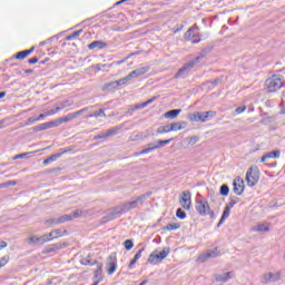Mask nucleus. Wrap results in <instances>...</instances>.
Wrapping results in <instances>:
<instances>
[{
	"mask_svg": "<svg viewBox=\"0 0 285 285\" xmlns=\"http://www.w3.org/2000/svg\"><path fill=\"white\" fill-rule=\"evenodd\" d=\"M80 264L82 266H95V265L99 264V262L92 261V258H90V256H87V257L80 259Z\"/></svg>",
	"mask_w": 285,
	"mask_h": 285,
	"instance_id": "7c9ffc66",
	"label": "nucleus"
},
{
	"mask_svg": "<svg viewBox=\"0 0 285 285\" xmlns=\"http://www.w3.org/2000/svg\"><path fill=\"white\" fill-rule=\"evenodd\" d=\"M245 181L250 187L257 186L259 181V169L250 167L246 173Z\"/></svg>",
	"mask_w": 285,
	"mask_h": 285,
	"instance_id": "39448f33",
	"label": "nucleus"
},
{
	"mask_svg": "<svg viewBox=\"0 0 285 285\" xmlns=\"http://www.w3.org/2000/svg\"><path fill=\"white\" fill-rule=\"evenodd\" d=\"M28 155H32V153H23V154H18L13 157V160L17 159H26V157H28Z\"/></svg>",
	"mask_w": 285,
	"mask_h": 285,
	"instance_id": "052dcab7",
	"label": "nucleus"
},
{
	"mask_svg": "<svg viewBox=\"0 0 285 285\" xmlns=\"http://www.w3.org/2000/svg\"><path fill=\"white\" fill-rule=\"evenodd\" d=\"M254 230L256 233H268V230H271V227L268 223H262V224H258L256 227H254Z\"/></svg>",
	"mask_w": 285,
	"mask_h": 285,
	"instance_id": "c85d7f7f",
	"label": "nucleus"
},
{
	"mask_svg": "<svg viewBox=\"0 0 285 285\" xmlns=\"http://www.w3.org/2000/svg\"><path fill=\"white\" fill-rule=\"evenodd\" d=\"M67 233V230L59 228L50 232L49 234H47V236L49 239H57V237H63V235H66Z\"/></svg>",
	"mask_w": 285,
	"mask_h": 285,
	"instance_id": "5701e85b",
	"label": "nucleus"
},
{
	"mask_svg": "<svg viewBox=\"0 0 285 285\" xmlns=\"http://www.w3.org/2000/svg\"><path fill=\"white\" fill-rule=\"evenodd\" d=\"M185 140L187 141V144L189 146H195V144H197V141H199V137L198 136H191V137H187Z\"/></svg>",
	"mask_w": 285,
	"mask_h": 285,
	"instance_id": "79ce46f5",
	"label": "nucleus"
},
{
	"mask_svg": "<svg viewBox=\"0 0 285 285\" xmlns=\"http://www.w3.org/2000/svg\"><path fill=\"white\" fill-rule=\"evenodd\" d=\"M30 66H35V63H39V57H33L28 60Z\"/></svg>",
	"mask_w": 285,
	"mask_h": 285,
	"instance_id": "e2e57ef3",
	"label": "nucleus"
},
{
	"mask_svg": "<svg viewBox=\"0 0 285 285\" xmlns=\"http://www.w3.org/2000/svg\"><path fill=\"white\" fill-rule=\"evenodd\" d=\"M144 250H146V246H142V247L135 254L134 258L139 262V259H141V253H144Z\"/></svg>",
	"mask_w": 285,
	"mask_h": 285,
	"instance_id": "bf43d9fd",
	"label": "nucleus"
},
{
	"mask_svg": "<svg viewBox=\"0 0 285 285\" xmlns=\"http://www.w3.org/2000/svg\"><path fill=\"white\" fill-rule=\"evenodd\" d=\"M61 111V108L56 107L55 109H50L49 111H46L47 117H50L52 115H57V112Z\"/></svg>",
	"mask_w": 285,
	"mask_h": 285,
	"instance_id": "13d9d810",
	"label": "nucleus"
},
{
	"mask_svg": "<svg viewBox=\"0 0 285 285\" xmlns=\"http://www.w3.org/2000/svg\"><path fill=\"white\" fill-rule=\"evenodd\" d=\"M96 266L97 269L94 272V279H97L98 282H104V264L97 263Z\"/></svg>",
	"mask_w": 285,
	"mask_h": 285,
	"instance_id": "f3484780",
	"label": "nucleus"
},
{
	"mask_svg": "<svg viewBox=\"0 0 285 285\" xmlns=\"http://www.w3.org/2000/svg\"><path fill=\"white\" fill-rule=\"evenodd\" d=\"M185 39L191 43H199L202 41V35L199 33V27L194 24L185 32Z\"/></svg>",
	"mask_w": 285,
	"mask_h": 285,
	"instance_id": "7ed1b4c3",
	"label": "nucleus"
},
{
	"mask_svg": "<svg viewBox=\"0 0 285 285\" xmlns=\"http://www.w3.org/2000/svg\"><path fill=\"white\" fill-rule=\"evenodd\" d=\"M235 195H244V180L240 177H236L233 181Z\"/></svg>",
	"mask_w": 285,
	"mask_h": 285,
	"instance_id": "2eb2a0df",
	"label": "nucleus"
},
{
	"mask_svg": "<svg viewBox=\"0 0 285 285\" xmlns=\"http://www.w3.org/2000/svg\"><path fill=\"white\" fill-rule=\"evenodd\" d=\"M33 132H41L42 130H49L48 122L40 124L32 127Z\"/></svg>",
	"mask_w": 285,
	"mask_h": 285,
	"instance_id": "58836bf2",
	"label": "nucleus"
},
{
	"mask_svg": "<svg viewBox=\"0 0 285 285\" xmlns=\"http://www.w3.org/2000/svg\"><path fill=\"white\" fill-rule=\"evenodd\" d=\"M94 117L97 119L98 117H106V109L101 108L94 112Z\"/></svg>",
	"mask_w": 285,
	"mask_h": 285,
	"instance_id": "8fccbe9b",
	"label": "nucleus"
},
{
	"mask_svg": "<svg viewBox=\"0 0 285 285\" xmlns=\"http://www.w3.org/2000/svg\"><path fill=\"white\" fill-rule=\"evenodd\" d=\"M214 277H215L216 282L226 283L229 279H233V272H226V273H223V274H215Z\"/></svg>",
	"mask_w": 285,
	"mask_h": 285,
	"instance_id": "a211bd4d",
	"label": "nucleus"
},
{
	"mask_svg": "<svg viewBox=\"0 0 285 285\" xmlns=\"http://www.w3.org/2000/svg\"><path fill=\"white\" fill-rule=\"evenodd\" d=\"M179 202L185 210H190V206H193V203L190 200V191L184 190L180 195Z\"/></svg>",
	"mask_w": 285,
	"mask_h": 285,
	"instance_id": "9b49d317",
	"label": "nucleus"
},
{
	"mask_svg": "<svg viewBox=\"0 0 285 285\" xmlns=\"http://www.w3.org/2000/svg\"><path fill=\"white\" fill-rule=\"evenodd\" d=\"M33 52H35V47H31L30 49L17 52L13 57L9 58L6 61H14V59L23 60L27 57H30V55H32Z\"/></svg>",
	"mask_w": 285,
	"mask_h": 285,
	"instance_id": "f8f14e48",
	"label": "nucleus"
},
{
	"mask_svg": "<svg viewBox=\"0 0 285 285\" xmlns=\"http://www.w3.org/2000/svg\"><path fill=\"white\" fill-rule=\"evenodd\" d=\"M202 61V57H196L193 60H189L187 63L183 66L174 76V79H179L187 70H193L197 63Z\"/></svg>",
	"mask_w": 285,
	"mask_h": 285,
	"instance_id": "423d86ee",
	"label": "nucleus"
},
{
	"mask_svg": "<svg viewBox=\"0 0 285 285\" xmlns=\"http://www.w3.org/2000/svg\"><path fill=\"white\" fill-rule=\"evenodd\" d=\"M153 196V191H147L145 194H141L140 196H138L136 198V202L138 204H140V206H144V202H146V199L150 198Z\"/></svg>",
	"mask_w": 285,
	"mask_h": 285,
	"instance_id": "2f4dec72",
	"label": "nucleus"
},
{
	"mask_svg": "<svg viewBox=\"0 0 285 285\" xmlns=\"http://www.w3.org/2000/svg\"><path fill=\"white\" fill-rule=\"evenodd\" d=\"M37 121V118L35 117H29L27 121L24 122V126H32Z\"/></svg>",
	"mask_w": 285,
	"mask_h": 285,
	"instance_id": "680f3d73",
	"label": "nucleus"
},
{
	"mask_svg": "<svg viewBox=\"0 0 285 285\" xmlns=\"http://www.w3.org/2000/svg\"><path fill=\"white\" fill-rule=\"evenodd\" d=\"M180 114H181V109H171L165 112L164 117L165 119H177V117H179Z\"/></svg>",
	"mask_w": 285,
	"mask_h": 285,
	"instance_id": "393cba45",
	"label": "nucleus"
},
{
	"mask_svg": "<svg viewBox=\"0 0 285 285\" xmlns=\"http://www.w3.org/2000/svg\"><path fill=\"white\" fill-rule=\"evenodd\" d=\"M119 130H121L119 127H111L106 132L94 136V140L97 141L98 139H108V137H115V135H119Z\"/></svg>",
	"mask_w": 285,
	"mask_h": 285,
	"instance_id": "9d476101",
	"label": "nucleus"
},
{
	"mask_svg": "<svg viewBox=\"0 0 285 285\" xmlns=\"http://www.w3.org/2000/svg\"><path fill=\"white\" fill-rule=\"evenodd\" d=\"M230 216V207H228L227 205L225 206L222 217L217 224V227L219 228V226H222V224H224V222H226V219H228V217Z\"/></svg>",
	"mask_w": 285,
	"mask_h": 285,
	"instance_id": "a878e982",
	"label": "nucleus"
},
{
	"mask_svg": "<svg viewBox=\"0 0 285 285\" xmlns=\"http://www.w3.org/2000/svg\"><path fill=\"white\" fill-rule=\"evenodd\" d=\"M138 206H139V203L137 202V199L127 202V203L122 204V212L129 213V210H132V209L137 208Z\"/></svg>",
	"mask_w": 285,
	"mask_h": 285,
	"instance_id": "aec40b11",
	"label": "nucleus"
},
{
	"mask_svg": "<svg viewBox=\"0 0 285 285\" xmlns=\"http://www.w3.org/2000/svg\"><path fill=\"white\" fill-rule=\"evenodd\" d=\"M156 132L158 135H164L166 132H173L171 129H170V124L169 125H165V126H160L157 128Z\"/></svg>",
	"mask_w": 285,
	"mask_h": 285,
	"instance_id": "e433bc0d",
	"label": "nucleus"
},
{
	"mask_svg": "<svg viewBox=\"0 0 285 285\" xmlns=\"http://www.w3.org/2000/svg\"><path fill=\"white\" fill-rule=\"evenodd\" d=\"M175 138H169L166 140H157L156 144L153 142L154 150H159V148H164V146H168Z\"/></svg>",
	"mask_w": 285,
	"mask_h": 285,
	"instance_id": "bb28decb",
	"label": "nucleus"
},
{
	"mask_svg": "<svg viewBox=\"0 0 285 285\" xmlns=\"http://www.w3.org/2000/svg\"><path fill=\"white\" fill-rule=\"evenodd\" d=\"M195 209L200 217H206V215H209L210 219H215V212L210 209V205L206 198L196 200Z\"/></svg>",
	"mask_w": 285,
	"mask_h": 285,
	"instance_id": "f257e3e1",
	"label": "nucleus"
},
{
	"mask_svg": "<svg viewBox=\"0 0 285 285\" xmlns=\"http://www.w3.org/2000/svg\"><path fill=\"white\" fill-rule=\"evenodd\" d=\"M176 217H177L178 219H184V218L186 217V212H184V209H181V208H178V209L176 210Z\"/></svg>",
	"mask_w": 285,
	"mask_h": 285,
	"instance_id": "603ef678",
	"label": "nucleus"
},
{
	"mask_svg": "<svg viewBox=\"0 0 285 285\" xmlns=\"http://www.w3.org/2000/svg\"><path fill=\"white\" fill-rule=\"evenodd\" d=\"M137 258H132L131 261H130V263H129V265H128V269L129 271H132V268H135V264H137Z\"/></svg>",
	"mask_w": 285,
	"mask_h": 285,
	"instance_id": "0e129e2a",
	"label": "nucleus"
},
{
	"mask_svg": "<svg viewBox=\"0 0 285 285\" xmlns=\"http://www.w3.org/2000/svg\"><path fill=\"white\" fill-rule=\"evenodd\" d=\"M128 81H131L130 76H126L125 78H121L119 80H116V88H119V86H126V83H128Z\"/></svg>",
	"mask_w": 285,
	"mask_h": 285,
	"instance_id": "ea45409f",
	"label": "nucleus"
},
{
	"mask_svg": "<svg viewBox=\"0 0 285 285\" xmlns=\"http://www.w3.org/2000/svg\"><path fill=\"white\" fill-rule=\"evenodd\" d=\"M28 244H32L33 246H37V236L29 237Z\"/></svg>",
	"mask_w": 285,
	"mask_h": 285,
	"instance_id": "774afa93",
	"label": "nucleus"
},
{
	"mask_svg": "<svg viewBox=\"0 0 285 285\" xmlns=\"http://www.w3.org/2000/svg\"><path fill=\"white\" fill-rule=\"evenodd\" d=\"M230 193V187H228L226 184H223L219 188V195H222V197H228Z\"/></svg>",
	"mask_w": 285,
	"mask_h": 285,
	"instance_id": "f704fd0d",
	"label": "nucleus"
},
{
	"mask_svg": "<svg viewBox=\"0 0 285 285\" xmlns=\"http://www.w3.org/2000/svg\"><path fill=\"white\" fill-rule=\"evenodd\" d=\"M246 111V106H240V107H237L235 112L237 115H242V112H245Z\"/></svg>",
	"mask_w": 285,
	"mask_h": 285,
	"instance_id": "69168bd1",
	"label": "nucleus"
},
{
	"mask_svg": "<svg viewBox=\"0 0 285 285\" xmlns=\"http://www.w3.org/2000/svg\"><path fill=\"white\" fill-rule=\"evenodd\" d=\"M47 125H48V128H49V129H50V128H57V127H59V126H60L59 118L56 119V120H52V121H48Z\"/></svg>",
	"mask_w": 285,
	"mask_h": 285,
	"instance_id": "3c124183",
	"label": "nucleus"
},
{
	"mask_svg": "<svg viewBox=\"0 0 285 285\" xmlns=\"http://www.w3.org/2000/svg\"><path fill=\"white\" fill-rule=\"evenodd\" d=\"M212 51H213V46L205 47V48L202 50L200 55L197 56V57H202V59H204V57H206V55H208V53L212 52Z\"/></svg>",
	"mask_w": 285,
	"mask_h": 285,
	"instance_id": "de8ad7c7",
	"label": "nucleus"
},
{
	"mask_svg": "<svg viewBox=\"0 0 285 285\" xmlns=\"http://www.w3.org/2000/svg\"><path fill=\"white\" fill-rule=\"evenodd\" d=\"M72 220V216L66 214L60 217H58V224H66V222Z\"/></svg>",
	"mask_w": 285,
	"mask_h": 285,
	"instance_id": "a19ab883",
	"label": "nucleus"
},
{
	"mask_svg": "<svg viewBox=\"0 0 285 285\" xmlns=\"http://www.w3.org/2000/svg\"><path fill=\"white\" fill-rule=\"evenodd\" d=\"M239 203V198L238 197H229V203L226 205L228 208H234L235 204Z\"/></svg>",
	"mask_w": 285,
	"mask_h": 285,
	"instance_id": "49530a36",
	"label": "nucleus"
},
{
	"mask_svg": "<svg viewBox=\"0 0 285 285\" xmlns=\"http://www.w3.org/2000/svg\"><path fill=\"white\" fill-rule=\"evenodd\" d=\"M171 132H177V130H184L188 122L186 121H179V122H171L169 124Z\"/></svg>",
	"mask_w": 285,
	"mask_h": 285,
	"instance_id": "6ab92c4d",
	"label": "nucleus"
},
{
	"mask_svg": "<svg viewBox=\"0 0 285 285\" xmlns=\"http://www.w3.org/2000/svg\"><path fill=\"white\" fill-rule=\"evenodd\" d=\"M184 30V24H177V28L173 29L174 35H177V32H181Z\"/></svg>",
	"mask_w": 285,
	"mask_h": 285,
	"instance_id": "338daca9",
	"label": "nucleus"
},
{
	"mask_svg": "<svg viewBox=\"0 0 285 285\" xmlns=\"http://www.w3.org/2000/svg\"><path fill=\"white\" fill-rule=\"evenodd\" d=\"M124 214H126V212H124V206L119 205L108 210L107 219L108 222H112V219H117V217H121Z\"/></svg>",
	"mask_w": 285,
	"mask_h": 285,
	"instance_id": "1a4fd4ad",
	"label": "nucleus"
},
{
	"mask_svg": "<svg viewBox=\"0 0 285 285\" xmlns=\"http://www.w3.org/2000/svg\"><path fill=\"white\" fill-rule=\"evenodd\" d=\"M147 146H148V148H145L140 151H137L135 154V157H139V155H148V153H153L155 150V147L153 146V142H149Z\"/></svg>",
	"mask_w": 285,
	"mask_h": 285,
	"instance_id": "473e14b6",
	"label": "nucleus"
},
{
	"mask_svg": "<svg viewBox=\"0 0 285 285\" xmlns=\"http://www.w3.org/2000/svg\"><path fill=\"white\" fill-rule=\"evenodd\" d=\"M170 255V247H165L159 254H156V262H164Z\"/></svg>",
	"mask_w": 285,
	"mask_h": 285,
	"instance_id": "b1692460",
	"label": "nucleus"
},
{
	"mask_svg": "<svg viewBox=\"0 0 285 285\" xmlns=\"http://www.w3.org/2000/svg\"><path fill=\"white\" fill-rule=\"evenodd\" d=\"M69 106H72V102L70 100H65L60 102L57 107L60 108V110H63V108H69Z\"/></svg>",
	"mask_w": 285,
	"mask_h": 285,
	"instance_id": "09e8293b",
	"label": "nucleus"
},
{
	"mask_svg": "<svg viewBox=\"0 0 285 285\" xmlns=\"http://www.w3.org/2000/svg\"><path fill=\"white\" fill-rule=\"evenodd\" d=\"M148 264H157V250H154L147 259Z\"/></svg>",
	"mask_w": 285,
	"mask_h": 285,
	"instance_id": "c03bdc74",
	"label": "nucleus"
},
{
	"mask_svg": "<svg viewBox=\"0 0 285 285\" xmlns=\"http://www.w3.org/2000/svg\"><path fill=\"white\" fill-rule=\"evenodd\" d=\"M214 117H217V111H197L188 114L187 119H189V121H202L204 124L210 121Z\"/></svg>",
	"mask_w": 285,
	"mask_h": 285,
	"instance_id": "f03ea898",
	"label": "nucleus"
},
{
	"mask_svg": "<svg viewBox=\"0 0 285 285\" xmlns=\"http://www.w3.org/2000/svg\"><path fill=\"white\" fill-rule=\"evenodd\" d=\"M46 242H52V238H49L48 234H45L42 236H36V246H43Z\"/></svg>",
	"mask_w": 285,
	"mask_h": 285,
	"instance_id": "cd10ccee",
	"label": "nucleus"
},
{
	"mask_svg": "<svg viewBox=\"0 0 285 285\" xmlns=\"http://www.w3.org/2000/svg\"><path fill=\"white\" fill-rule=\"evenodd\" d=\"M108 90L111 92L112 90H117V83L115 81L108 82L102 87V91L106 92Z\"/></svg>",
	"mask_w": 285,
	"mask_h": 285,
	"instance_id": "c9c22d12",
	"label": "nucleus"
},
{
	"mask_svg": "<svg viewBox=\"0 0 285 285\" xmlns=\"http://www.w3.org/2000/svg\"><path fill=\"white\" fill-rule=\"evenodd\" d=\"M88 50H104V48H108V43L104 40H95L87 46Z\"/></svg>",
	"mask_w": 285,
	"mask_h": 285,
	"instance_id": "dca6fc26",
	"label": "nucleus"
},
{
	"mask_svg": "<svg viewBox=\"0 0 285 285\" xmlns=\"http://www.w3.org/2000/svg\"><path fill=\"white\" fill-rule=\"evenodd\" d=\"M281 281H282V273L279 272H276V273L268 272L262 276L263 284H278Z\"/></svg>",
	"mask_w": 285,
	"mask_h": 285,
	"instance_id": "0eeeda50",
	"label": "nucleus"
},
{
	"mask_svg": "<svg viewBox=\"0 0 285 285\" xmlns=\"http://www.w3.org/2000/svg\"><path fill=\"white\" fill-rule=\"evenodd\" d=\"M66 153H70V149H60V153L49 156L48 161H57V159H59V157H61L62 155H66Z\"/></svg>",
	"mask_w": 285,
	"mask_h": 285,
	"instance_id": "c756f323",
	"label": "nucleus"
},
{
	"mask_svg": "<svg viewBox=\"0 0 285 285\" xmlns=\"http://www.w3.org/2000/svg\"><path fill=\"white\" fill-rule=\"evenodd\" d=\"M219 255V252L217 249H210L206 254H202L199 256L200 262H206V259H210V257H217Z\"/></svg>",
	"mask_w": 285,
	"mask_h": 285,
	"instance_id": "4be33fe9",
	"label": "nucleus"
},
{
	"mask_svg": "<svg viewBox=\"0 0 285 285\" xmlns=\"http://www.w3.org/2000/svg\"><path fill=\"white\" fill-rule=\"evenodd\" d=\"M9 186H17V181L16 180H9L7 183H2L0 185V188H9Z\"/></svg>",
	"mask_w": 285,
	"mask_h": 285,
	"instance_id": "864d4df0",
	"label": "nucleus"
},
{
	"mask_svg": "<svg viewBox=\"0 0 285 285\" xmlns=\"http://www.w3.org/2000/svg\"><path fill=\"white\" fill-rule=\"evenodd\" d=\"M181 228V225L179 223H169L165 227H163V230H177Z\"/></svg>",
	"mask_w": 285,
	"mask_h": 285,
	"instance_id": "72a5a7b5",
	"label": "nucleus"
},
{
	"mask_svg": "<svg viewBox=\"0 0 285 285\" xmlns=\"http://www.w3.org/2000/svg\"><path fill=\"white\" fill-rule=\"evenodd\" d=\"M117 271V256L110 255L107 257V275H114Z\"/></svg>",
	"mask_w": 285,
	"mask_h": 285,
	"instance_id": "ddd939ff",
	"label": "nucleus"
},
{
	"mask_svg": "<svg viewBox=\"0 0 285 285\" xmlns=\"http://www.w3.org/2000/svg\"><path fill=\"white\" fill-rule=\"evenodd\" d=\"M146 137H148V136H144L142 132H136V134L134 132L130 136V140L131 141H141V139H146Z\"/></svg>",
	"mask_w": 285,
	"mask_h": 285,
	"instance_id": "4c0bfd02",
	"label": "nucleus"
},
{
	"mask_svg": "<svg viewBox=\"0 0 285 285\" xmlns=\"http://www.w3.org/2000/svg\"><path fill=\"white\" fill-rule=\"evenodd\" d=\"M149 70L150 66L140 67L129 72L128 76L131 80L137 79L138 77H142V75H146V72H148Z\"/></svg>",
	"mask_w": 285,
	"mask_h": 285,
	"instance_id": "4468645a",
	"label": "nucleus"
},
{
	"mask_svg": "<svg viewBox=\"0 0 285 285\" xmlns=\"http://www.w3.org/2000/svg\"><path fill=\"white\" fill-rule=\"evenodd\" d=\"M81 32H83V30L80 29L75 31L72 35L67 36L66 41H72V39H77V37L81 35Z\"/></svg>",
	"mask_w": 285,
	"mask_h": 285,
	"instance_id": "37998d69",
	"label": "nucleus"
},
{
	"mask_svg": "<svg viewBox=\"0 0 285 285\" xmlns=\"http://www.w3.org/2000/svg\"><path fill=\"white\" fill-rule=\"evenodd\" d=\"M87 110H88V107H85L78 111H75V112L68 114L65 117L58 118V121L60 126L61 124H68V121H72L73 119H77V117H81V115L87 112Z\"/></svg>",
	"mask_w": 285,
	"mask_h": 285,
	"instance_id": "6e6552de",
	"label": "nucleus"
},
{
	"mask_svg": "<svg viewBox=\"0 0 285 285\" xmlns=\"http://www.w3.org/2000/svg\"><path fill=\"white\" fill-rule=\"evenodd\" d=\"M122 245L125 246V248L127 250H132V248L135 247V243L132 242V239H126Z\"/></svg>",
	"mask_w": 285,
	"mask_h": 285,
	"instance_id": "a18cd8bd",
	"label": "nucleus"
},
{
	"mask_svg": "<svg viewBox=\"0 0 285 285\" xmlns=\"http://www.w3.org/2000/svg\"><path fill=\"white\" fill-rule=\"evenodd\" d=\"M265 86L268 92H277L284 86V82H282V78L273 76L265 81Z\"/></svg>",
	"mask_w": 285,
	"mask_h": 285,
	"instance_id": "20e7f679",
	"label": "nucleus"
},
{
	"mask_svg": "<svg viewBox=\"0 0 285 285\" xmlns=\"http://www.w3.org/2000/svg\"><path fill=\"white\" fill-rule=\"evenodd\" d=\"M61 246L59 244H53L49 248H47V253H55V250H59Z\"/></svg>",
	"mask_w": 285,
	"mask_h": 285,
	"instance_id": "4d7b16f0",
	"label": "nucleus"
},
{
	"mask_svg": "<svg viewBox=\"0 0 285 285\" xmlns=\"http://www.w3.org/2000/svg\"><path fill=\"white\" fill-rule=\"evenodd\" d=\"M8 262H10V256L6 255L3 257L0 258V266L1 268H3V266H6V264H8Z\"/></svg>",
	"mask_w": 285,
	"mask_h": 285,
	"instance_id": "6e6d98bb",
	"label": "nucleus"
},
{
	"mask_svg": "<svg viewBox=\"0 0 285 285\" xmlns=\"http://www.w3.org/2000/svg\"><path fill=\"white\" fill-rule=\"evenodd\" d=\"M45 224H47L48 226H55L59 224V218H49L45 222Z\"/></svg>",
	"mask_w": 285,
	"mask_h": 285,
	"instance_id": "5fc2aeb1",
	"label": "nucleus"
},
{
	"mask_svg": "<svg viewBox=\"0 0 285 285\" xmlns=\"http://www.w3.org/2000/svg\"><path fill=\"white\" fill-rule=\"evenodd\" d=\"M279 155H281L279 150L269 151L261 158V163L264 164L266 159H279Z\"/></svg>",
	"mask_w": 285,
	"mask_h": 285,
	"instance_id": "412c9836",
	"label": "nucleus"
}]
</instances>
